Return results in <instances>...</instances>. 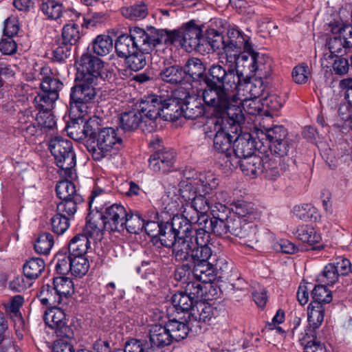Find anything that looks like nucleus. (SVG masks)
<instances>
[{
	"label": "nucleus",
	"mask_w": 352,
	"mask_h": 352,
	"mask_svg": "<svg viewBox=\"0 0 352 352\" xmlns=\"http://www.w3.org/2000/svg\"><path fill=\"white\" fill-rule=\"evenodd\" d=\"M186 83L198 87L204 104L221 108L232 98L230 91L238 87L240 75L232 65L214 63L206 67L201 59L189 58L184 66Z\"/></svg>",
	"instance_id": "obj_1"
},
{
	"label": "nucleus",
	"mask_w": 352,
	"mask_h": 352,
	"mask_svg": "<svg viewBox=\"0 0 352 352\" xmlns=\"http://www.w3.org/2000/svg\"><path fill=\"white\" fill-rule=\"evenodd\" d=\"M74 82L70 89L68 109L72 113H89L98 102L99 79H104V62L89 52H85L75 60Z\"/></svg>",
	"instance_id": "obj_2"
},
{
	"label": "nucleus",
	"mask_w": 352,
	"mask_h": 352,
	"mask_svg": "<svg viewBox=\"0 0 352 352\" xmlns=\"http://www.w3.org/2000/svg\"><path fill=\"white\" fill-rule=\"evenodd\" d=\"M88 113H72L69 111V120L66 128L70 135L81 133L85 139V146L95 161H100L107 153L113 148L119 149L122 144V138L118 133L119 129L101 127L98 118L85 120L84 116Z\"/></svg>",
	"instance_id": "obj_3"
},
{
	"label": "nucleus",
	"mask_w": 352,
	"mask_h": 352,
	"mask_svg": "<svg viewBox=\"0 0 352 352\" xmlns=\"http://www.w3.org/2000/svg\"><path fill=\"white\" fill-rule=\"evenodd\" d=\"M217 36L221 40L226 56L234 57L236 69L243 67V73L246 72L250 77L268 78L271 76L272 58L264 53L255 51L251 42L245 39L242 32L231 29L226 37L219 34Z\"/></svg>",
	"instance_id": "obj_4"
},
{
	"label": "nucleus",
	"mask_w": 352,
	"mask_h": 352,
	"mask_svg": "<svg viewBox=\"0 0 352 352\" xmlns=\"http://www.w3.org/2000/svg\"><path fill=\"white\" fill-rule=\"evenodd\" d=\"M216 113L214 120L213 148L225 157L227 166L232 160L233 143L236 135L241 131V123L244 121L242 109L239 105L232 104L231 98L221 108L212 107Z\"/></svg>",
	"instance_id": "obj_5"
},
{
	"label": "nucleus",
	"mask_w": 352,
	"mask_h": 352,
	"mask_svg": "<svg viewBox=\"0 0 352 352\" xmlns=\"http://www.w3.org/2000/svg\"><path fill=\"white\" fill-rule=\"evenodd\" d=\"M179 218H172L166 212H153L148 218L144 219V229L150 236L151 241L160 247L171 248L177 243V239L181 234L178 229Z\"/></svg>",
	"instance_id": "obj_6"
},
{
	"label": "nucleus",
	"mask_w": 352,
	"mask_h": 352,
	"mask_svg": "<svg viewBox=\"0 0 352 352\" xmlns=\"http://www.w3.org/2000/svg\"><path fill=\"white\" fill-rule=\"evenodd\" d=\"M126 208L120 204L103 207L95 206L94 212H89L86 220L94 230L99 232L100 227L113 232H120L121 223Z\"/></svg>",
	"instance_id": "obj_7"
},
{
	"label": "nucleus",
	"mask_w": 352,
	"mask_h": 352,
	"mask_svg": "<svg viewBox=\"0 0 352 352\" xmlns=\"http://www.w3.org/2000/svg\"><path fill=\"white\" fill-rule=\"evenodd\" d=\"M176 261H188L192 264H228V261L208 245L193 246L189 243L178 244L173 250Z\"/></svg>",
	"instance_id": "obj_8"
},
{
	"label": "nucleus",
	"mask_w": 352,
	"mask_h": 352,
	"mask_svg": "<svg viewBox=\"0 0 352 352\" xmlns=\"http://www.w3.org/2000/svg\"><path fill=\"white\" fill-rule=\"evenodd\" d=\"M49 150L54 159V164L64 172L66 177L72 178L73 170L76 165V155L73 142L57 135L49 142Z\"/></svg>",
	"instance_id": "obj_9"
},
{
	"label": "nucleus",
	"mask_w": 352,
	"mask_h": 352,
	"mask_svg": "<svg viewBox=\"0 0 352 352\" xmlns=\"http://www.w3.org/2000/svg\"><path fill=\"white\" fill-rule=\"evenodd\" d=\"M178 224V229L181 230V234L178 236L179 237L177 239L178 244L189 243V245L197 247L198 245H208L212 233L207 228H205V223L201 216L198 217L197 227L194 228L187 218L182 219Z\"/></svg>",
	"instance_id": "obj_10"
},
{
	"label": "nucleus",
	"mask_w": 352,
	"mask_h": 352,
	"mask_svg": "<svg viewBox=\"0 0 352 352\" xmlns=\"http://www.w3.org/2000/svg\"><path fill=\"white\" fill-rule=\"evenodd\" d=\"M163 107L162 96L148 95L141 100L138 110L144 119L142 128L144 133H150L157 129V120L159 118H162Z\"/></svg>",
	"instance_id": "obj_11"
},
{
	"label": "nucleus",
	"mask_w": 352,
	"mask_h": 352,
	"mask_svg": "<svg viewBox=\"0 0 352 352\" xmlns=\"http://www.w3.org/2000/svg\"><path fill=\"white\" fill-rule=\"evenodd\" d=\"M147 30L138 26L129 28V34L119 35L115 41V50L118 57L125 58L138 50L140 45L149 42Z\"/></svg>",
	"instance_id": "obj_12"
},
{
	"label": "nucleus",
	"mask_w": 352,
	"mask_h": 352,
	"mask_svg": "<svg viewBox=\"0 0 352 352\" xmlns=\"http://www.w3.org/2000/svg\"><path fill=\"white\" fill-rule=\"evenodd\" d=\"M188 99L192 100L193 97L184 88L175 89L166 98L162 96V119L166 121H176L182 118L184 112L183 103Z\"/></svg>",
	"instance_id": "obj_13"
},
{
	"label": "nucleus",
	"mask_w": 352,
	"mask_h": 352,
	"mask_svg": "<svg viewBox=\"0 0 352 352\" xmlns=\"http://www.w3.org/2000/svg\"><path fill=\"white\" fill-rule=\"evenodd\" d=\"M92 227L86 220V224L82 232L76 234L67 245L72 256H75L76 259L78 258L83 261L82 263L78 261L75 264H89L93 263L92 260H89L87 250L90 248V239L94 238L95 233L98 234V232L96 230H94Z\"/></svg>",
	"instance_id": "obj_14"
},
{
	"label": "nucleus",
	"mask_w": 352,
	"mask_h": 352,
	"mask_svg": "<svg viewBox=\"0 0 352 352\" xmlns=\"http://www.w3.org/2000/svg\"><path fill=\"white\" fill-rule=\"evenodd\" d=\"M230 214V208L226 204L218 203L212 207L211 217L201 215L205 223V228L215 236H222L229 232L228 226V214Z\"/></svg>",
	"instance_id": "obj_15"
},
{
	"label": "nucleus",
	"mask_w": 352,
	"mask_h": 352,
	"mask_svg": "<svg viewBox=\"0 0 352 352\" xmlns=\"http://www.w3.org/2000/svg\"><path fill=\"white\" fill-rule=\"evenodd\" d=\"M153 50V45H151V43H143L138 50L124 58L126 68L119 69L120 74L128 77L131 74V72H136L142 69L146 65L147 56Z\"/></svg>",
	"instance_id": "obj_16"
},
{
	"label": "nucleus",
	"mask_w": 352,
	"mask_h": 352,
	"mask_svg": "<svg viewBox=\"0 0 352 352\" xmlns=\"http://www.w3.org/2000/svg\"><path fill=\"white\" fill-rule=\"evenodd\" d=\"M176 153L173 149L163 148L155 151L148 159V167L155 173L166 174L173 171Z\"/></svg>",
	"instance_id": "obj_17"
},
{
	"label": "nucleus",
	"mask_w": 352,
	"mask_h": 352,
	"mask_svg": "<svg viewBox=\"0 0 352 352\" xmlns=\"http://www.w3.org/2000/svg\"><path fill=\"white\" fill-rule=\"evenodd\" d=\"M44 321L49 327L54 329L58 337L73 338V330L67 324L66 315L62 309L55 307L46 311L44 315Z\"/></svg>",
	"instance_id": "obj_18"
},
{
	"label": "nucleus",
	"mask_w": 352,
	"mask_h": 352,
	"mask_svg": "<svg viewBox=\"0 0 352 352\" xmlns=\"http://www.w3.org/2000/svg\"><path fill=\"white\" fill-rule=\"evenodd\" d=\"M216 311L214 307L204 302V300L197 302L188 315L189 322L191 324L192 331L195 333L200 332L202 325L209 323L214 317Z\"/></svg>",
	"instance_id": "obj_19"
},
{
	"label": "nucleus",
	"mask_w": 352,
	"mask_h": 352,
	"mask_svg": "<svg viewBox=\"0 0 352 352\" xmlns=\"http://www.w3.org/2000/svg\"><path fill=\"white\" fill-rule=\"evenodd\" d=\"M230 160V162L226 167L230 169H235L239 166L245 175L252 179L257 177L263 171L265 159L256 154L242 160H237V157H234Z\"/></svg>",
	"instance_id": "obj_20"
},
{
	"label": "nucleus",
	"mask_w": 352,
	"mask_h": 352,
	"mask_svg": "<svg viewBox=\"0 0 352 352\" xmlns=\"http://www.w3.org/2000/svg\"><path fill=\"white\" fill-rule=\"evenodd\" d=\"M148 34L149 36V42L151 45H153L155 49L157 45H172L179 42L182 45L181 30L174 29L168 30L167 29H157L153 26L147 28Z\"/></svg>",
	"instance_id": "obj_21"
},
{
	"label": "nucleus",
	"mask_w": 352,
	"mask_h": 352,
	"mask_svg": "<svg viewBox=\"0 0 352 352\" xmlns=\"http://www.w3.org/2000/svg\"><path fill=\"white\" fill-rule=\"evenodd\" d=\"M228 226L229 232L240 239L252 238L256 232L254 223L248 221L246 219L236 214L228 215Z\"/></svg>",
	"instance_id": "obj_22"
},
{
	"label": "nucleus",
	"mask_w": 352,
	"mask_h": 352,
	"mask_svg": "<svg viewBox=\"0 0 352 352\" xmlns=\"http://www.w3.org/2000/svg\"><path fill=\"white\" fill-rule=\"evenodd\" d=\"M258 148V142L250 133L236 135L233 143L232 156L242 160L255 154Z\"/></svg>",
	"instance_id": "obj_23"
},
{
	"label": "nucleus",
	"mask_w": 352,
	"mask_h": 352,
	"mask_svg": "<svg viewBox=\"0 0 352 352\" xmlns=\"http://www.w3.org/2000/svg\"><path fill=\"white\" fill-rule=\"evenodd\" d=\"M234 69L237 71L239 75H240V84L237 88L233 89L230 91L232 97H233V91L236 90L239 91L242 89L241 87L243 86H244L243 89H245L247 91H248L250 98H261L264 95L265 90L267 87L266 83H267V78H260L258 77H254V79L251 81L250 80V77L249 75H247L246 78H245L243 77V71L239 72V69H236V68ZM231 100H232V98H231ZM232 102L233 100H232Z\"/></svg>",
	"instance_id": "obj_24"
},
{
	"label": "nucleus",
	"mask_w": 352,
	"mask_h": 352,
	"mask_svg": "<svg viewBox=\"0 0 352 352\" xmlns=\"http://www.w3.org/2000/svg\"><path fill=\"white\" fill-rule=\"evenodd\" d=\"M180 30L182 35V46L195 49L200 45L203 30L201 26L195 23V20H190L184 24Z\"/></svg>",
	"instance_id": "obj_25"
},
{
	"label": "nucleus",
	"mask_w": 352,
	"mask_h": 352,
	"mask_svg": "<svg viewBox=\"0 0 352 352\" xmlns=\"http://www.w3.org/2000/svg\"><path fill=\"white\" fill-rule=\"evenodd\" d=\"M144 118L138 109H133L125 111L119 115V122L117 129L123 132L135 131L139 126L142 130Z\"/></svg>",
	"instance_id": "obj_26"
},
{
	"label": "nucleus",
	"mask_w": 352,
	"mask_h": 352,
	"mask_svg": "<svg viewBox=\"0 0 352 352\" xmlns=\"http://www.w3.org/2000/svg\"><path fill=\"white\" fill-rule=\"evenodd\" d=\"M144 219L140 211L126 208L124 219L120 224V232L126 230L129 234H140L144 229Z\"/></svg>",
	"instance_id": "obj_27"
},
{
	"label": "nucleus",
	"mask_w": 352,
	"mask_h": 352,
	"mask_svg": "<svg viewBox=\"0 0 352 352\" xmlns=\"http://www.w3.org/2000/svg\"><path fill=\"white\" fill-rule=\"evenodd\" d=\"M184 291L195 302H199L200 300H210V297L214 296L212 292H215L216 289L212 285H204L199 281L188 282Z\"/></svg>",
	"instance_id": "obj_28"
},
{
	"label": "nucleus",
	"mask_w": 352,
	"mask_h": 352,
	"mask_svg": "<svg viewBox=\"0 0 352 352\" xmlns=\"http://www.w3.org/2000/svg\"><path fill=\"white\" fill-rule=\"evenodd\" d=\"M171 335L164 324L153 325L149 329V342L150 344L154 346L160 351V348L168 346L173 343Z\"/></svg>",
	"instance_id": "obj_29"
},
{
	"label": "nucleus",
	"mask_w": 352,
	"mask_h": 352,
	"mask_svg": "<svg viewBox=\"0 0 352 352\" xmlns=\"http://www.w3.org/2000/svg\"><path fill=\"white\" fill-rule=\"evenodd\" d=\"M346 103H341L338 109L340 121L337 124L342 133H347L352 130V102L349 100L350 94L345 91L344 94Z\"/></svg>",
	"instance_id": "obj_30"
},
{
	"label": "nucleus",
	"mask_w": 352,
	"mask_h": 352,
	"mask_svg": "<svg viewBox=\"0 0 352 352\" xmlns=\"http://www.w3.org/2000/svg\"><path fill=\"white\" fill-rule=\"evenodd\" d=\"M41 75L43 77L41 89L50 93L56 92V94H59V91L63 87V83L58 78L55 76L51 68L48 66L42 67Z\"/></svg>",
	"instance_id": "obj_31"
},
{
	"label": "nucleus",
	"mask_w": 352,
	"mask_h": 352,
	"mask_svg": "<svg viewBox=\"0 0 352 352\" xmlns=\"http://www.w3.org/2000/svg\"><path fill=\"white\" fill-rule=\"evenodd\" d=\"M233 214L246 219L248 221L254 223L258 218V214L251 202L243 199L234 200L230 204Z\"/></svg>",
	"instance_id": "obj_32"
},
{
	"label": "nucleus",
	"mask_w": 352,
	"mask_h": 352,
	"mask_svg": "<svg viewBox=\"0 0 352 352\" xmlns=\"http://www.w3.org/2000/svg\"><path fill=\"white\" fill-rule=\"evenodd\" d=\"M185 71L178 65L164 67L160 72V78L165 82L171 85L186 84L185 80Z\"/></svg>",
	"instance_id": "obj_33"
},
{
	"label": "nucleus",
	"mask_w": 352,
	"mask_h": 352,
	"mask_svg": "<svg viewBox=\"0 0 352 352\" xmlns=\"http://www.w3.org/2000/svg\"><path fill=\"white\" fill-rule=\"evenodd\" d=\"M168 332L171 335L173 341H180L186 338L190 331H192L189 318L185 322H181L176 319L168 320L165 323Z\"/></svg>",
	"instance_id": "obj_34"
},
{
	"label": "nucleus",
	"mask_w": 352,
	"mask_h": 352,
	"mask_svg": "<svg viewBox=\"0 0 352 352\" xmlns=\"http://www.w3.org/2000/svg\"><path fill=\"white\" fill-rule=\"evenodd\" d=\"M349 38V36H346V35H343V36H333L329 38L327 45L330 54L325 58L327 60L333 59L335 56L342 55L343 50L345 53L349 51L351 45V42L348 40Z\"/></svg>",
	"instance_id": "obj_35"
},
{
	"label": "nucleus",
	"mask_w": 352,
	"mask_h": 352,
	"mask_svg": "<svg viewBox=\"0 0 352 352\" xmlns=\"http://www.w3.org/2000/svg\"><path fill=\"white\" fill-rule=\"evenodd\" d=\"M196 179L197 181L195 182V186L205 195H209L219 184V178L210 171L199 173Z\"/></svg>",
	"instance_id": "obj_36"
},
{
	"label": "nucleus",
	"mask_w": 352,
	"mask_h": 352,
	"mask_svg": "<svg viewBox=\"0 0 352 352\" xmlns=\"http://www.w3.org/2000/svg\"><path fill=\"white\" fill-rule=\"evenodd\" d=\"M60 201L56 204V210L59 212L74 219L78 206L84 203V199L81 195H74L73 197L59 199Z\"/></svg>",
	"instance_id": "obj_37"
},
{
	"label": "nucleus",
	"mask_w": 352,
	"mask_h": 352,
	"mask_svg": "<svg viewBox=\"0 0 352 352\" xmlns=\"http://www.w3.org/2000/svg\"><path fill=\"white\" fill-rule=\"evenodd\" d=\"M216 265H194L192 273L197 280L204 285H212L219 276Z\"/></svg>",
	"instance_id": "obj_38"
},
{
	"label": "nucleus",
	"mask_w": 352,
	"mask_h": 352,
	"mask_svg": "<svg viewBox=\"0 0 352 352\" xmlns=\"http://www.w3.org/2000/svg\"><path fill=\"white\" fill-rule=\"evenodd\" d=\"M113 46V41L111 36L108 34H99L93 39L88 49L91 47L94 54L103 56L112 50Z\"/></svg>",
	"instance_id": "obj_39"
},
{
	"label": "nucleus",
	"mask_w": 352,
	"mask_h": 352,
	"mask_svg": "<svg viewBox=\"0 0 352 352\" xmlns=\"http://www.w3.org/2000/svg\"><path fill=\"white\" fill-rule=\"evenodd\" d=\"M41 304L45 306L56 307L61 303L60 297L58 296L54 285L45 284L41 286L36 293Z\"/></svg>",
	"instance_id": "obj_40"
},
{
	"label": "nucleus",
	"mask_w": 352,
	"mask_h": 352,
	"mask_svg": "<svg viewBox=\"0 0 352 352\" xmlns=\"http://www.w3.org/2000/svg\"><path fill=\"white\" fill-rule=\"evenodd\" d=\"M184 191H182V195L186 200H191L192 207L197 211V213H207L212 210V207L216 206L219 202L212 203L209 199L206 197L207 195H195V192L192 195V197H186L184 195Z\"/></svg>",
	"instance_id": "obj_41"
},
{
	"label": "nucleus",
	"mask_w": 352,
	"mask_h": 352,
	"mask_svg": "<svg viewBox=\"0 0 352 352\" xmlns=\"http://www.w3.org/2000/svg\"><path fill=\"white\" fill-rule=\"evenodd\" d=\"M123 16L131 21H140L145 19L148 14L147 5L143 1L134 3L121 9Z\"/></svg>",
	"instance_id": "obj_42"
},
{
	"label": "nucleus",
	"mask_w": 352,
	"mask_h": 352,
	"mask_svg": "<svg viewBox=\"0 0 352 352\" xmlns=\"http://www.w3.org/2000/svg\"><path fill=\"white\" fill-rule=\"evenodd\" d=\"M53 285L56 294L60 297L61 302L64 298H68L74 292V286L72 280L65 276L54 278Z\"/></svg>",
	"instance_id": "obj_43"
},
{
	"label": "nucleus",
	"mask_w": 352,
	"mask_h": 352,
	"mask_svg": "<svg viewBox=\"0 0 352 352\" xmlns=\"http://www.w3.org/2000/svg\"><path fill=\"white\" fill-rule=\"evenodd\" d=\"M72 219L73 218L56 210L50 219L51 230L57 235L63 234L69 228Z\"/></svg>",
	"instance_id": "obj_44"
},
{
	"label": "nucleus",
	"mask_w": 352,
	"mask_h": 352,
	"mask_svg": "<svg viewBox=\"0 0 352 352\" xmlns=\"http://www.w3.org/2000/svg\"><path fill=\"white\" fill-rule=\"evenodd\" d=\"M294 215L305 221L316 222L320 219V215L316 207L310 204H303L296 206L293 210Z\"/></svg>",
	"instance_id": "obj_45"
},
{
	"label": "nucleus",
	"mask_w": 352,
	"mask_h": 352,
	"mask_svg": "<svg viewBox=\"0 0 352 352\" xmlns=\"http://www.w3.org/2000/svg\"><path fill=\"white\" fill-rule=\"evenodd\" d=\"M59 94L56 92L42 91L34 99L36 109L39 111L52 110L54 103L58 99Z\"/></svg>",
	"instance_id": "obj_46"
},
{
	"label": "nucleus",
	"mask_w": 352,
	"mask_h": 352,
	"mask_svg": "<svg viewBox=\"0 0 352 352\" xmlns=\"http://www.w3.org/2000/svg\"><path fill=\"white\" fill-rule=\"evenodd\" d=\"M312 329H307L302 337L299 338V342L304 347V352H325L323 345L318 341L313 334Z\"/></svg>",
	"instance_id": "obj_47"
},
{
	"label": "nucleus",
	"mask_w": 352,
	"mask_h": 352,
	"mask_svg": "<svg viewBox=\"0 0 352 352\" xmlns=\"http://www.w3.org/2000/svg\"><path fill=\"white\" fill-rule=\"evenodd\" d=\"M172 304L177 312H191L195 302L184 292L175 294L171 298Z\"/></svg>",
	"instance_id": "obj_48"
},
{
	"label": "nucleus",
	"mask_w": 352,
	"mask_h": 352,
	"mask_svg": "<svg viewBox=\"0 0 352 352\" xmlns=\"http://www.w3.org/2000/svg\"><path fill=\"white\" fill-rule=\"evenodd\" d=\"M297 238L303 243L314 245L320 243L321 235L314 228L308 225L300 226L296 230Z\"/></svg>",
	"instance_id": "obj_49"
},
{
	"label": "nucleus",
	"mask_w": 352,
	"mask_h": 352,
	"mask_svg": "<svg viewBox=\"0 0 352 352\" xmlns=\"http://www.w3.org/2000/svg\"><path fill=\"white\" fill-rule=\"evenodd\" d=\"M296 144L290 137L283 139V141L269 146L271 153L279 157L291 155L295 151Z\"/></svg>",
	"instance_id": "obj_50"
},
{
	"label": "nucleus",
	"mask_w": 352,
	"mask_h": 352,
	"mask_svg": "<svg viewBox=\"0 0 352 352\" xmlns=\"http://www.w3.org/2000/svg\"><path fill=\"white\" fill-rule=\"evenodd\" d=\"M40 10L48 19L57 20L62 16L63 5L57 0H47L41 3Z\"/></svg>",
	"instance_id": "obj_51"
},
{
	"label": "nucleus",
	"mask_w": 352,
	"mask_h": 352,
	"mask_svg": "<svg viewBox=\"0 0 352 352\" xmlns=\"http://www.w3.org/2000/svg\"><path fill=\"white\" fill-rule=\"evenodd\" d=\"M308 322L313 329L318 328L324 320V308L322 305L311 302L307 308Z\"/></svg>",
	"instance_id": "obj_52"
},
{
	"label": "nucleus",
	"mask_w": 352,
	"mask_h": 352,
	"mask_svg": "<svg viewBox=\"0 0 352 352\" xmlns=\"http://www.w3.org/2000/svg\"><path fill=\"white\" fill-rule=\"evenodd\" d=\"M54 244V236L50 232H43L38 235L34 244L36 253L47 255Z\"/></svg>",
	"instance_id": "obj_53"
},
{
	"label": "nucleus",
	"mask_w": 352,
	"mask_h": 352,
	"mask_svg": "<svg viewBox=\"0 0 352 352\" xmlns=\"http://www.w3.org/2000/svg\"><path fill=\"white\" fill-rule=\"evenodd\" d=\"M125 352H162L147 340L131 339L127 341L124 346Z\"/></svg>",
	"instance_id": "obj_54"
},
{
	"label": "nucleus",
	"mask_w": 352,
	"mask_h": 352,
	"mask_svg": "<svg viewBox=\"0 0 352 352\" xmlns=\"http://www.w3.org/2000/svg\"><path fill=\"white\" fill-rule=\"evenodd\" d=\"M265 136L269 141V146L283 141L289 137L288 130L283 125H274L266 129Z\"/></svg>",
	"instance_id": "obj_55"
},
{
	"label": "nucleus",
	"mask_w": 352,
	"mask_h": 352,
	"mask_svg": "<svg viewBox=\"0 0 352 352\" xmlns=\"http://www.w3.org/2000/svg\"><path fill=\"white\" fill-rule=\"evenodd\" d=\"M56 193L59 199L80 195L76 190L74 182L68 179L61 180L56 184Z\"/></svg>",
	"instance_id": "obj_56"
},
{
	"label": "nucleus",
	"mask_w": 352,
	"mask_h": 352,
	"mask_svg": "<svg viewBox=\"0 0 352 352\" xmlns=\"http://www.w3.org/2000/svg\"><path fill=\"white\" fill-rule=\"evenodd\" d=\"M61 36L76 46L81 37L79 25L74 23L65 24L62 29Z\"/></svg>",
	"instance_id": "obj_57"
},
{
	"label": "nucleus",
	"mask_w": 352,
	"mask_h": 352,
	"mask_svg": "<svg viewBox=\"0 0 352 352\" xmlns=\"http://www.w3.org/2000/svg\"><path fill=\"white\" fill-rule=\"evenodd\" d=\"M311 295L314 300L311 302L322 305V303H329L332 300L331 292L322 285H316Z\"/></svg>",
	"instance_id": "obj_58"
},
{
	"label": "nucleus",
	"mask_w": 352,
	"mask_h": 352,
	"mask_svg": "<svg viewBox=\"0 0 352 352\" xmlns=\"http://www.w3.org/2000/svg\"><path fill=\"white\" fill-rule=\"evenodd\" d=\"M89 265H56V270L63 275L69 272L76 278H80L89 271Z\"/></svg>",
	"instance_id": "obj_59"
},
{
	"label": "nucleus",
	"mask_w": 352,
	"mask_h": 352,
	"mask_svg": "<svg viewBox=\"0 0 352 352\" xmlns=\"http://www.w3.org/2000/svg\"><path fill=\"white\" fill-rule=\"evenodd\" d=\"M182 117L188 120H195L202 115L201 108L192 100H186Z\"/></svg>",
	"instance_id": "obj_60"
},
{
	"label": "nucleus",
	"mask_w": 352,
	"mask_h": 352,
	"mask_svg": "<svg viewBox=\"0 0 352 352\" xmlns=\"http://www.w3.org/2000/svg\"><path fill=\"white\" fill-rule=\"evenodd\" d=\"M262 174L264 175L265 179L276 181L280 176L277 163L272 159L265 158Z\"/></svg>",
	"instance_id": "obj_61"
},
{
	"label": "nucleus",
	"mask_w": 352,
	"mask_h": 352,
	"mask_svg": "<svg viewBox=\"0 0 352 352\" xmlns=\"http://www.w3.org/2000/svg\"><path fill=\"white\" fill-rule=\"evenodd\" d=\"M76 259L72 256L67 246L60 248L54 256L50 264H75Z\"/></svg>",
	"instance_id": "obj_62"
},
{
	"label": "nucleus",
	"mask_w": 352,
	"mask_h": 352,
	"mask_svg": "<svg viewBox=\"0 0 352 352\" xmlns=\"http://www.w3.org/2000/svg\"><path fill=\"white\" fill-rule=\"evenodd\" d=\"M36 120L42 128L53 129L56 125L55 116L52 113V110L39 111L36 116Z\"/></svg>",
	"instance_id": "obj_63"
},
{
	"label": "nucleus",
	"mask_w": 352,
	"mask_h": 352,
	"mask_svg": "<svg viewBox=\"0 0 352 352\" xmlns=\"http://www.w3.org/2000/svg\"><path fill=\"white\" fill-rule=\"evenodd\" d=\"M78 17L82 16V23H81L82 28L87 29L98 27L99 25L103 23L104 21V15L102 13H94L91 15H81L77 13Z\"/></svg>",
	"instance_id": "obj_64"
}]
</instances>
